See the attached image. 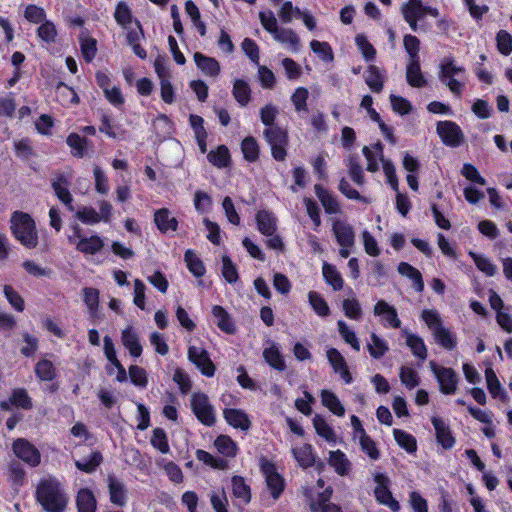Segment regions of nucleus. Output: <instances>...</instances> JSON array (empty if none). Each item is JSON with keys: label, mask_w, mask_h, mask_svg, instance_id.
Masks as SVG:
<instances>
[{"label": "nucleus", "mask_w": 512, "mask_h": 512, "mask_svg": "<svg viewBox=\"0 0 512 512\" xmlns=\"http://www.w3.org/2000/svg\"><path fill=\"white\" fill-rule=\"evenodd\" d=\"M433 336L436 342L447 350H452L456 346L455 336L445 327H438Z\"/></svg>", "instance_id": "41"}, {"label": "nucleus", "mask_w": 512, "mask_h": 512, "mask_svg": "<svg viewBox=\"0 0 512 512\" xmlns=\"http://www.w3.org/2000/svg\"><path fill=\"white\" fill-rule=\"evenodd\" d=\"M37 502L47 512H64L68 497L61 482L52 476L42 478L36 486Z\"/></svg>", "instance_id": "1"}, {"label": "nucleus", "mask_w": 512, "mask_h": 512, "mask_svg": "<svg viewBox=\"0 0 512 512\" xmlns=\"http://www.w3.org/2000/svg\"><path fill=\"white\" fill-rule=\"evenodd\" d=\"M308 300L313 310L321 317H326L330 313L329 306L324 298L315 291H310Z\"/></svg>", "instance_id": "43"}, {"label": "nucleus", "mask_w": 512, "mask_h": 512, "mask_svg": "<svg viewBox=\"0 0 512 512\" xmlns=\"http://www.w3.org/2000/svg\"><path fill=\"white\" fill-rule=\"evenodd\" d=\"M264 137L271 146L272 155L276 160L283 161L286 157L288 144L287 133L278 126H271L264 131Z\"/></svg>", "instance_id": "3"}, {"label": "nucleus", "mask_w": 512, "mask_h": 512, "mask_svg": "<svg viewBox=\"0 0 512 512\" xmlns=\"http://www.w3.org/2000/svg\"><path fill=\"white\" fill-rule=\"evenodd\" d=\"M224 418L234 428L241 430H248L250 427V420L245 412L239 409H225L223 411Z\"/></svg>", "instance_id": "23"}, {"label": "nucleus", "mask_w": 512, "mask_h": 512, "mask_svg": "<svg viewBox=\"0 0 512 512\" xmlns=\"http://www.w3.org/2000/svg\"><path fill=\"white\" fill-rule=\"evenodd\" d=\"M310 46L313 52L323 61L330 62L333 60V53L328 43L312 40Z\"/></svg>", "instance_id": "59"}, {"label": "nucleus", "mask_w": 512, "mask_h": 512, "mask_svg": "<svg viewBox=\"0 0 512 512\" xmlns=\"http://www.w3.org/2000/svg\"><path fill=\"white\" fill-rule=\"evenodd\" d=\"M406 79L410 86L421 88L427 84L424 75L421 72L420 61L414 59L409 61L406 68Z\"/></svg>", "instance_id": "22"}, {"label": "nucleus", "mask_w": 512, "mask_h": 512, "mask_svg": "<svg viewBox=\"0 0 512 512\" xmlns=\"http://www.w3.org/2000/svg\"><path fill=\"white\" fill-rule=\"evenodd\" d=\"M241 149L247 161L254 162L258 158L259 148L253 137H247L242 141Z\"/></svg>", "instance_id": "51"}, {"label": "nucleus", "mask_w": 512, "mask_h": 512, "mask_svg": "<svg viewBox=\"0 0 512 512\" xmlns=\"http://www.w3.org/2000/svg\"><path fill=\"white\" fill-rule=\"evenodd\" d=\"M273 38L284 45H286L290 51L297 53L301 48V41L299 36L290 28H280Z\"/></svg>", "instance_id": "18"}, {"label": "nucleus", "mask_w": 512, "mask_h": 512, "mask_svg": "<svg viewBox=\"0 0 512 512\" xmlns=\"http://www.w3.org/2000/svg\"><path fill=\"white\" fill-rule=\"evenodd\" d=\"M292 454L302 468H308L315 463L313 448L310 444H303L300 447L293 448Z\"/></svg>", "instance_id": "27"}, {"label": "nucleus", "mask_w": 512, "mask_h": 512, "mask_svg": "<svg viewBox=\"0 0 512 512\" xmlns=\"http://www.w3.org/2000/svg\"><path fill=\"white\" fill-rule=\"evenodd\" d=\"M332 495V488L328 487L325 489L318 498V501L315 502L317 508H321V512H341L340 508L335 504L329 503V499Z\"/></svg>", "instance_id": "57"}, {"label": "nucleus", "mask_w": 512, "mask_h": 512, "mask_svg": "<svg viewBox=\"0 0 512 512\" xmlns=\"http://www.w3.org/2000/svg\"><path fill=\"white\" fill-rule=\"evenodd\" d=\"M321 400L323 405L327 407L335 415H344L345 409L334 393L328 390H323L321 393Z\"/></svg>", "instance_id": "37"}, {"label": "nucleus", "mask_w": 512, "mask_h": 512, "mask_svg": "<svg viewBox=\"0 0 512 512\" xmlns=\"http://www.w3.org/2000/svg\"><path fill=\"white\" fill-rule=\"evenodd\" d=\"M263 357L265 361L274 369L283 371L286 368L285 361L275 343L264 349Z\"/></svg>", "instance_id": "28"}, {"label": "nucleus", "mask_w": 512, "mask_h": 512, "mask_svg": "<svg viewBox=\"0 0 512 512\" xmlns=\"http://www.w3.org/2000/svg\"><path fill=\"white\" fill-rule=\"evenodd\" d=\"M103 461V456L100 452L95 451L91 454L89 459L75 461L76 467L86 473L93 472Z\"/></svg>", "instance_id": "46"}, {"label": "nucleus", "mask_w": 512, "mask_h": 512, "mask_svg": "<svg viewBox=\"0 0 512 512\" xmlns=\"http://www.w3.org/2000/svg\"><path fill=\"white\" fill-rule=\"evenodd\" d=\"M400 380L409 389H413L414 387L419 385V377L416 371L410 367H401Z\"/></svg>", "instance_id": "61"}, {"label": "nucleus", "mask_w": 512, "mask_h": 512, "mask_svg": "<svg viewBox=\"0 0 512 512\" xmlns=\"http://www.w3.org/2000/svg\"><path fill=\"white\" fill-rule=\"evenodd\" d=\"M367 349L373 358L379 359L384 356L389 348L387 342L384 339L380 338L375 333H372L371 341L367 344Z\"/></svg>", "instance_id": "40"}, {"label": "nucleus", "mask_w": 512, "mask_h": 512, "mask_svg": "<svg viewBox=\"0 0 512 512\" xmlns=\"http://www.w3.org/2000/svg\"><path fill=\"white\" fill-rule=\"evenodd\" d=\"M14 454L31 467H37L41 462L39 450L24 438H18L12 445Z\"/></svg>", "instance_id": "7"}, {"label": "nucleus", "mask_w": 512, "mask_h": 512, "mask_svg": "<svg viewBox=\"0 0 512 512\" xmlns=\"http://www.w3.org/2000/svg\"><path fill=\"white\" fill-rule=\"evenodd\" d=\"M393 435L398 445L404 448L407 452L413 453L416 451V439L411 434L400 429H394Z\"/></svg>", "instance_id": "42"}, {"label": "nucleus", "mask_w": 512, "mask_h": 512, "mask_svg": "<svg viewBox=\"0 0 512 512\" xmlns=\"http://www.w3.org/2000/svg\"><path fill=\"white\" fill-rule=\"evenodd\" d=\"M461 72H463V68L456 66L452 59H444L440 65V81L458 97L462 94L464 84L455 79L454 76Z\"/></svg>", "instance_id": "4"}, {"label": "nucleus", "mask_w": 512, "mask_h": 512, "mask_svg": "<svg viewBox=\"0 0 512 512\" xmlns=\"http://www.w3.org/2000/svg\"><path fill=\"white\" fill-rule=\"evenodd\" d=\"M185 261L187 263L189 271L194 276L201 277L205 274V267L203 262L197 257V255L193 251L187 250L185 252Z\"/></svg>", "instance_id": "48"}, {"label": "nucleus", "mask_w": 512, "mask_h": 512, "mask_svg": "<svg viewBox=\"0 0 512 512\" xmlns=\"http://www.w3.org/2000/svg\"><path fill=\"white\" fill-rule=\"evenodd\" d=\"M154 222L162 233H167L169 231L174 232L178 227L177 219L171 216V213L167 208H162L155 212Z\"/></svg>", "instance_id": "16"}, {"label": "nucleus", "mask_w": 512, "mask_h": 512, "mask_svg": "<svg viewBox=\"0 0 512 512\" xmlns=\"http://www.w3.org/2000/svg\"><path fill=\"white\" fill-rule=\"evenodd\" d=\"M188 359L201 371L203 375L212 377L215 374V365L204 348L190 346L188 348Z\"/></svg>", "instance_id": "10"}, {"label": "nucleus", "mask_w": 512, "mask_h": 512, "mask_svg": "<svg viewBox=\"0 0 512 512\" xmlns=\"http://www.w3.org/2000/svg\"><path fill=\"white\" fill-rule=\"evenodd\" d=\"M308 90L304 87H299L295 90L293 95L291 96V101L295 107L297 112H307V99H308Z\"/></svg>", "instance_id": "54"}, {"label": "nucleus", "mask_w": 512, "mask_h": 512, "mask_svg": "<svg viewBox=\"0 0 512 512\" xmlns=\"http://www.w3.org/2000/svg\"><path fill=\"white\" fill-rule=\"evenodd\" d=\"M11 230L15 238L26 248L33 249L38 245L36 225L29 214L14 212L11 218Z\"/></svg>", "instance_id": "2"}, {"label": "nucleus", "mask_w": 512, "mask_h": 512, "mask_svg": "<svg viewBox=\"0 0 512 512\" xmlns=\"http://www.w3.org/2000/svg\"><path fill=\"white\" fill-rule=\"evenodd\" d=\"M76 504L79 512H95L96 499L89 489H81L76 498Z\"/></svg>", "instance_id": "30"}, {"label": "nucleus", "mask_w": 512, "mask_h": 512, "mask_svg": "<svg viewBox=\"0 0 512 512\" xmlns=\"http://www.w3.org/2000/svg\"><path fill=\"white\" fill-rule=\"evenodd\" d=\"M332 231L339 246H354L355 232L353 227L346 221L334 219Z\"/></svg>", "instance_id": "12"}, {"label": "nucleus", "mask_w": 512, "mask_h": 512, "mask_svg": "<svg viewBox=\"0 0 512 512\" xmlns=\"http://www.w3.org/2000/svg\"><path fill=\"white\" fill-rule=\"evenodd\" d=\"M194 60L201 71L211 77L218 76L220 72V65L217 60L211 57H207L200 52L194 54Z\"/></svg>", "instance_id": "24"}, {"label": "nucleus", "mask_w": 512, "mask_h": 512, "mask_svg": "<svg viewBox=\"0 0 512 512\" xmlns=\"http://www.w3.org/2000/svg\"><path fill=\"white\" fill-rule=\"evenodd\" d=\"M108 488L111 502L120 507L124 506L127 499L124 484L110 475L108 476Z\"/></svg>", "instance_id": "19"}, {"label": "nucleus", "mask_w": 512, "mask_h": 512, "mask_svg": "<svg viewBox=\"0 0 512 512\" xmlns=\"http://www.w3.org/2000/svg\"><path fill=\"white\" fill-rule=\"evenodd\" d=\"M212 314L217 319V326L220 330L228 334H233L235 332V326L229 314L222 306H213Z\"/></svg>", "instance_id": "29"}, {"label": "nucleus", "mask_w": 512, "mask_h": 512, "mask_svg": "<svg viewBox=\"0 0 512 512\" xmlns=\"http://www.w3.org/2000/svg\"><path fill=\"white\" fill-rule=\"evenodd\" d=\"M10 402L22 409H30L32 407L31 399L24 389H15L10 397Z\"/></svg>", "instance_id": "58"}, {"label": "nucleus", "mask_w": 512, "mask_h": 512, "mask_svg": "<svg viewBox=\"0 0 512 512\" xmlns=\"http://www.w3.org/2000/svg\"><path fill=\"white\" fill-rule=\"evenodd\" d=\"M315 194L321 201L325 211L329 214H337L341 211L340 205L332 194L325 190L321 185L316 184Z\"/></svg>", "instance_id": "25"}, {"label": "nucleus", "mask_w": 512, "mask_h": 512, "mask_svg": "<svg viewBox=\"0 0 512 512\" xmlns=\"http://www.w3.org/2000/svg\"><path fill=\"white\" fill-rule=\"evenodd\" d=\"M437 133L443 143L450 147H458L464 141V134L461 128L452 121L438 122Z\"/></svg>", "instance_id": "9"}, {"label": "nucleus", "mask_w": 512, "mask_h": 512, "mask_svg": "<svg viewBox=\"0 0 512 512\" xmlns=\"http://www.w3.org/2000/svg\"><path fill=\"white\" fill-rule=\"evenodd\" d=\"M328 462L342 476L347 475L351 467L350 461L340 450L331 451Z\"/></svg>", "instance_id": "31"}, {"label": "nucleus", "mask_w": 512, "mask_h": 512, "mask_svg": "<svg viewBox=\"0 0 512 512\" xmlns=\"http://www.w3.org/2000/svg\"><path fill=\"white\" fill-rule=\"evenodd\" d=\"M430 367L439 383L440 391L446 395L454 394L457 390V373L452 368L437 365L434 361L430 362Z\"/></svg>", "instance_id": "6"}, {"label": "nucleus", "mask_w": 512, "mask_h": 512, "mask_svg": "<svg viewBox=\"0 0 512 512\" xmlns=\"http://www.w3.org/2000/svg\"><path fill=\"white\" fill-rule=\"evenodd\" d=\"M35 373L42 381H51L56 376V370L51 361L43 359L35 366Z\"/></svg>", "instance_id": "45"}, {"label": "nucleus", "mask_w": 512, "mask_h": 512, "mask_svg": "<svg viewBox=\"0 0 512 512\" xmlns=\"http://www.w3.org/2000/svg\"><path fill=\"white\" fill-rule=\"evenodd\" d=\"M322 273L326 282L331 285L335 291L341 290L343 288L344 282L342 276L333 265L324 263L322 267Z\"/></svg>", "instance_id": "35"}, {"label": "nucleus", "mask_w": 512, "mask_h": 512, "mask_svg": "<svg viewBox=\"0 0 512 512\" xmlns=\"http://www.w3.org/2000/svg\"><path fill=\"white\" fill-rule=\"evenodd\" d=\"M67 144L74 150L73 154L77 157H83L87 141L78 134L72 133L67 137Z\"/></svg>", "instance_id": "62"}, {"label": "nucleus", "mask_w": 512, "mask_h": 512, "mask_svg": "<svg viewBox=\"0 0 512 512\" xmlns=\"http://www.w3.org/2000/svg\"><path fill=\"white\" fill-rule=\"evenodd\" d=\"M207 157L214 166L219 168L226 167L230 159L229 150L224 145L219 146L215 151H211Z\"/></svg>", "instance_id": "47"}, {"label": "nucleus", "mask_w": 512, "mask_h": 512, "mask_svg": "<svg viewBox=\"0 0 512 512\" xmlns=\"http://www.w3.org/2000/svg\"><path fill=\"white\" fill-rule=\"evenodd\" d=\"M214 445L217 451L226 457H234L237 453V445L229 436H218Z\"/></svg>", "instance_id": "38"}, {"label": "nucleus", "mask_w": 512, "mask_h": 512, "mask_svg": "<svg viewBox=\"0 0 512 512\" xmlns=\"http://www.w3.org/2000/svg\"><path fill=\"white\" fill-rule=\"evenodd\" d=\"M432 424L436 431V438L438 443L441 444V446L445 449L452 448L455 440L445 422L440 418L433 417Z\"/></svg>", "instance_id": "17"}, {"label": "nucleus", "mask_w": 512, "mask_h": 512, "mask_svg": "<svg viewBox=\"0 0 512 512\" xmlns=\"http://www.w3.org/2000/svg\"><path fill=\"white\" fill-rule=\"evenodd\" d=\"M122 344L133 357H139L142 353V346L139 337L133 327L129 326L122 331Z\"/></svg>", "instance_id": "20"}, {"label": "nucleus", "mask_w": 512, "mask_h": 512, "mask_svg": "<svg viewBox=\"0 0 512 512\" xmlns=\"http://www.w3.org/2000/svg\"><path fill=\"white\" fill-rule=\"evenodd\" d=\"M342 306L346 317L353 320H359L361 318L362 309L356 298L345 299Z\"/></svg>", "instance_id": "55"}, {"label": "nucleus", "mask_w": 512, "mask_h": 512, "mask_svg": "<svg viewBox=\"0 0 512 512\" xmlns=\"http://www.w3.org/2000/svg\"><path fill=\"white\" fill-rule=\"evenodd\" d=\"M263 472L265 474L267 488L271 492L274 500H277L284 490V479L275 471L272 464L266 463L263 465Z\"/></svg>", "instance_id": "14"}, {"label": "nucleus", "mask_w": 512, "mask_h": 512, "mask_svg": "<svg viewBox=\"0 0 512 512\" xmlns=\"http://www.w3.org/2000/svg\"><path fill=\"white\" fill-rule=\"evenodd\" d=\"M70 182L62 173H56L51 181V186L58 199L65 204L70 211H74L72 195L68 190Z\"/></svg>", "instance_id": "13"}, {"label": "nucleus", "mask_w": 512, "mask_h": 512, "mask_svg": "<svg viewBox=\"0 0 512 512\" xmlns=\"http://www.w3.org/2000/svg\"><path fill=\"white\" fill-rule=\"evenodd\" d=\"M191 407L197 419L206 426L215 424V414L213 406L204 393H194L191 398Z\"/></svg>", "instance_id": "5"}, {"label": "nucleus", "mask_w": 512, "mask_h": 512, "mask_svg": "<svg viewBox=\"0 0 512 512\" xmlns=\"http://www.w3.org/2000/svg\"><path fill=\"white\" fill-rule=\"evenodd\" d=\"M232 491L236 498L241 499L244 503L250 502L251 493L249 486L241 476H234L232 478Z\"/></svg>", "instance_id": "39"}, {"label": "nucleus", "mask_w": 512, "mask_h": 512, "mask_svg": "<svg viewBox=\"0 0 512 512\" xmlns=\"http://www.w3.org/2000/svg\"><path fill=\"white\" fill-rule=\"evenodd\" d=\"M337 325L338 331L345 342L350 344L354 350L360 351V343L355 333L351 331L347 324L342 320L338 321Z\"/></svg>", "instance_id": "56"}, {"label": "nucleus", "mask_w": 512, "mask_h": 512, "mask_svg": "<svg viewBox=\"0 0 512 512\" xmlns=\"http://www.w3.org/2000/svg\"><path fill=\"white\" fill-rule=\"evenodd\" d=\"M258 230L267 236H272L276 230V219L272 213L262 210L256 215Z\"/></svg>", "instance_id": "26"}, {"label": "nucleus", "mask_w": 512, "mask_h": 512, "mask_svg": "<svg viewBox=\"0 0 512 512\" xmlns=\"http://www.w3.org/2000/svg\"><path fill=\"white\" fill-rule=\"evenodd\" d=\"M327 358H328L329 363L333 367L334 371L336 373H339L341 378L346 383H348V384L351 383L352 376L348 370L347 363H346L344 357L341 355V353L335 348H330L327 351Z\"/></svg>", "instance_id": "15"}, {"label": "nucleus", "mask_w": 512, "mask_h": 512, "mask_svg": "<svg viewBox=\"0 0 512 512\" xmlns=\"http://www.w3.org/2000/svg\"><path fill=\"white\" fill-rule=\"evenodd\" d=\"M151 444L154 448L158 449L163 454H166L170 451L167 435L161 428L154 429L153 435L151 437Z\"/></svg>", "instance_id": "52"}, {"label": "nucleus", "mask_w": 512, "mask_h": 512, "mask_svg": "<svg viewBox=\"0 0 512 512\" xmlns=\"http://www.w3.org/2000/svg\"><path fill=\"white\" fill-rule=\"evenodd\" d=\"M233 96L235 100L241 105L246 106L251 99V89L247 82L242 79H237L234 81Z\"/></svg>", "instance_id": "33"}, {"label": "nucleus", "mask_w": 512, "mask_h": 512, "mask_svg": "<svg viewBox=\"0 0 512 512\" xmlns=\"http://www.w3.org/2000/svg\"><path fill=\"white\" fill-rule=\"evenodd\" d=\"M469 255L472 257L475 265L480 271L485 273L487 276L495 275L497 268L488 258L475 252H470Z\"/></svg>", "instance_id": "50"}, {"label": "nucleus", "mask_w": 512, "mask_h": 512, "mask_svg": "<svg viewBox=\"0 0 512 512\" xmlns=\"http://www.w3.org/2000/svg\"><path fill=\"white\" fill-rule=\"evenodd\" d=\"M398 272L401 275L410 278L413 281L414 287L418 292L423 291L424 282L422 279V275L418 269L414 268L412 265L406 262H401L398 265Z\"/></svg>", "instance_id": "32"}, {"label": "nucleus", "mask_w": 512, "mask_h": 512, "mask_svg": "<svg viewBox=\"0 0 512 512\" xmlns=\"http://www.w3.org/2000/svg\"><path fill=\"white\" fill-rule=\"evenodd\" d=\"M425 6L421 0H408L401 7L403 17L411 16L412 18H423Z\"/></svg>", "instance_id": "44"}, {"label": "nucleus", "mask_w": 512, "mask_h": 512, "mask_svg": "<svg viewBox=\"0 0 512 512\" xmlns=\"http://www.w3.org/2000/svg\"><path fill=\"white\" fill-rule=\"evenodd\" d=\"M376 487L374 490L375 497L380 504L388 506L392 511L397 512L400 505L397 500L394 499L392 493L388 488L389 479L384 474L375 475Z\"/></svg>", "instance_id": "11"}, {"label": "nucleus", "mask_w": 512, "mask_h": 512, "mask_svg": "<svg viewBox=\"0 0 512 512\" xmlns=\"http://www.w3.org/2000/svg\"><path fill=\"white\" fill-rule=\"evenodd\" d=\"M404 48L409 55V61H413L414 59L419 60L418 52L420 48V41L416 36L413 35H405L404 36Z\"/></svg>", "instance_id": "60"}, {"label": "nucleus", "mask_w": 512, "mask_h": 512, "mask_svg": "<svg viewBox=\"0 0 512 512\" xmlns=\"http://www.w3.org/2000/svg\"><path fill=\"white\" fill-rule=\"evenodd\" d=\"M497 48L503 55H509L512 52V36L505 30H500L496 37Z\"/></svg>", "instance_id": "63"}, {"label": "nucleus", "mask_w": 512, "mask_h": 512, "mask_svg": "<svg viewBox=\"0 0 512 512\" xmlns=\"http://www.w3.org/2000/svg\"><path fill=\"white\" fill-rule=\"evenodd\" d=\"M313 425L317 432V434L327 441L335 442L336 436L332 428L326 423L324 418L319 415H316L313 419Z\"/></svg>", "instance_id": "49"}, {"label": "nucleus", "mask_w": 512, "mask_h": 512, "mask_svg": "<svg viewBox=\"0 0 512 512\" xmlns=\"http://www.w3.org/2000/svg\"><path fill=\"white\" fill-rule=\"evenodd\" d=\"M404 333L406 334V344L411 349L412 353L421 360L426 359L427 348L423 339L415 334L408 333L407 331H404Z\"/></svg>", "instance_id": "36"}, {"label": "nucleus", "mask_w": 512, "mask_h": 512, "mask_svg": "<svg viewBox=\"0 0 512 512\" xmlns=\"http://www.w3.org/2000/svg\"><path fill=\"white\" fill-rule=\"evenodd\" d=\"M73 235L68 237L70 243L76 245V249L85 254H95L103 248V241L98 236L82 237L78 225L73 227Z\"/></svg>", "instance_id": "8"}, {"label": "nucleus", "mask_w": 512, "mask_h": 512, "mask_svg": "<svg viewBox=\"0 0 512 512\" xmlns=\"http://www.w3.org/2000/svg\"><path fill=\"white\" fill-rule=\"evenodd\" d=\"M38 36L49 43L55 42L57 36V30L55 25L50 21H43L41 26L37 30Z\"/></svg>", "instance_id": "64"}, {"label": "nucleus", "mask_w": 512, "mask_h": 512, "mask_svg": "<svg viewBox=\"0 0 512 512\" xmlns=\"http://www.w3.org/2000/svg\"><path fill=\"white\" fill-rule=\"evenodd\" d=\"M374 314L377 316L384 315L386 322L393 328H399L401 325L396 309L384 300H380L376 303L374 306Z\"/></svg>", "instance_id": "21"}, {"label": "nucleus", "mask_w": 512, "mask_h": 512, "mask_svg": "<svg viewBox=\"0 0 512 512\" xmlns=\"http://www.w3.org/2000/svg\"><path fill=\"white\" fill-rule=\"evenodd\" d=\"M358 439L362 451L365 452L372 460H377L380 456V452L377 449L375 442L366 433L360 435Z\"/></svg>", "instance_id": "53"}, {"label": "nucleus", "mask_w": 512, "mask_h": 512, "mask_svg": "<svg viewBox=\"0 0 512 512\" xmlns=\"http://www.w3.org/2000/svg\"><path fill=\"white\" fill-rule=\"evenodd\" d=\"M365 82L373 92H380L384 86L383 76L378 67L370 65L366 71Z\"/></svg>", "instance_id": "34"}]
</instances>
